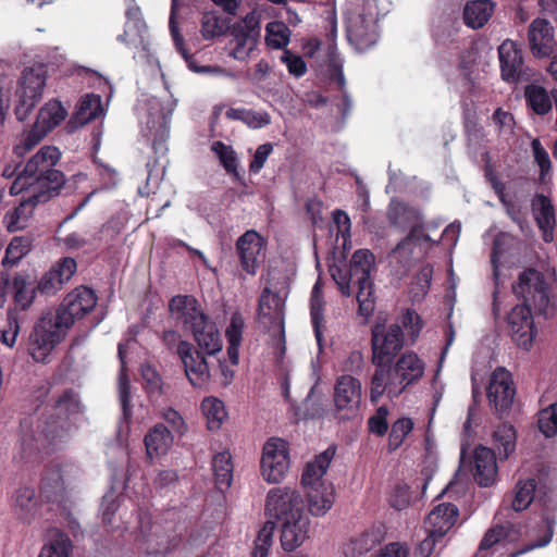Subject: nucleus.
I'll return each mask as SVG.
<instances>
[{"label": "nucleus", "instance_id": "nucleus-35", "mask_svg": "<svg viewBox=\"0 0 557 557\" xmlns=\"http://www.w3.org/2000/svg\"><path fill=\"white\" fill-rule=\"evenodd\" d=\"M494 3L491 0H472L463 9L465 24L473 29L481 28L491 18Z\"/></svg>", "mask_w": 557, "mask_h": 557}, {"label": "nucleus", "instance_id": "nucleus-64", "mask_svg": "<svg viewBox=\"0 0 557 557\" xmlns=\"http://www.w3.org/2000/svg\"><path fill=\"white\" fill-rule=\"evenodd\" d=\"M444 546V537H440L437 534L428 532L426 537L419 543L417 553L421 557H431L433 554H436L437 550H441Z\"/></svg>", "mask_w": 557, "mask_h": 557}, {"label": "nucleus", "instance_id": "nucleus-29", "mask_svg": "<svg viewBox=\"0 0 557 557\" xmlns=\"http://www.w3.org/2000/svg\"><path fill=\"white\" fill-rule=\"evenodd\" d=\"M497 475V463L495 453L484 446L474 450V472L475 481L484 487L491 486Z\"/></svg>", "mask_w": 557, "mask_h": 557}, {"label": "nucleus", "instance_id": "nucleus-51", "mask_svg": "<svg viewBox=\"0 0 557 557\" xmlns=\"http://www.w3.org/2000/svg\"><path fill=\"white\" fill-rule=\"evenodd\" d=\"M14 302L22 310L27 309L35 298V286L23 275H16L12 282Z\"/></svg>", "mask_w": 557, "mask_h": 557}, {"label": "nucleus", "instance_id": "nucleus-59", "mask_svg": "<svg viewBox=\"0 0 557 557\" xmlns=\"http://www.w3.org/2000/svg\"><path fill=\"white\" fill-rule=\"evenodd\" d=\"M275 525L272 521H267L258 532L251 557H268L272 546V539Z\"/></svg>", "mask_w": 557, "mask_h": 557}, {"label": "nucleus", "instance_id": "nucleus-56", "mask_svg": "<svg viewBox=\"0 0 557 557\" xmlns=\"http://www.w3.org/2000/svg\"><path fill=\"white\" fill-rule=\"evenodd\" d=\"M227 28L225 20L214 13L207 12L201 17V35L207 40L223 35Z\"/></svg>", "mask_w": 557, "mask_h": 557}, {"label": "nucleus", "instance_id": "nucleus-37", "mask_svg": "<svg viewBox=\"0 0 557 557\" xmlns=\"http://www.w3.org/2000/svg\"><path fill=\"white\" fill-rule=\"evenodd\" d=\"M38 557H73V543L60 529H51L49 541L41 547Z\"/></svg>", "mask_w": 557, "mask_h": 557}, {"label": "nucleus", "instance_id": "nucleus-9", "mask_svg": "<svg viewBox=\"0 0 557 557\" xmlns=\"http://www.w3.org/2000/svg\"><path fill=\"white\" fill-rule=\"evenodd\" d=\"M374 262V255L369 249H358L352 253L349 265L333 264L330 267V273L341 293L348 297L352 293V282L371 280Z\"/></svg>", "mask_w": 557, "mask_h": 557}, {"label": "nucleus", "instance_id": "nucleus-13", "mask_svg": "<svg viewBox=\"0 0 557 557\" xmlns=\"http://www.w3.org/2000/svg\"><path fill=\"white\" fill-rule=\"evenodd\" d=\"M379 12H356L347 20V39L359 52L373 47L379 39Z\"/></svg>", "mask_w": 557, "mask_h": 557}, {"label": "nucleus", "instance_id": "nucleus-38", "mask_svg": "<svg viewBox=\"0 0 557 557\" xmlns=\"http://www.w3.org/2000/svg\"><path fill=\"white\" fill-rule=\"evenodd\" d=\"M383 537L384 534L381 528H371L366 530L349 541L346 545L345 554L351 557L363 555L379 545Z\"/></svg>", "mask_w": 557, "mask_h": 557}, {"label": "nucleus", "instance_id": "nucleus-62", "mask_svg": "<svg viewBox=\"0 0 557 557\" xmlns=\"http://www.w3.org/2000/svg\"><path fill=\"white\" fill-rule=\"evenodd\" d=\"M20 333V321L17 312L9 310L7 313V325L0 331V341L3 345L12 348Z\"/></svg>", "mask_w": 557, "mask_h": 557}, {"label": "nucleus", "instance_id": "nucleus-27", "mask_svg": "<svg viewBox=\"0 0 557 557\" xmlns=\"http://www.w3.org/2000/svg\"><path fill=\"white\" fill-rule=\"evenodd\" d=\"M458 508L450 503L437 505L425 519L426 532L445 537L447 532L454 527L458 517Z\"/></svg>", "mask_w": 557, "mask_h": 557}, {"label": "nucleus", "instance_id": "nucleus-55", "mask_svg": "<svg viewBox=\"0 0 557 557\" xmlns=\"http://www.w3.org/2000/svg\"><path fill=\"white\" fill-rule=\"evenodd\" d=\"M536 483L534 479L519 481L516 486V493L512 500L515 511L527 509L533 500Z\"/></svg>", "mask_w": 557, "mask_h": 557}, {"label": "nucleus", "instance_id": "nucleus-47", "mask_svg": "<svg viewBox=\"0 0 557 557\" xmlns=\"http://www.w3.org/2000/svg\"><path fill=\"white\" fill-rule=\"evenodd\" d=\"M33 239L29 236H15L11 239L2 259L3 267L16 265L32 249Z\"/></svg>", "mask_w": 557, "mask_h": 557}, {"label": "nucleus", "instance_id": "nucleus-39", "mask_svg": "<svg viewBox=\"0 0 557 557\" xmlns=\"http://www.w3.org/2000/svg\"><path fill=\"white\" fill-rule=\"evenodd\" d=\"M245 320L238 311L231 315L230 324L225 330V337L228 343L227 355L232 364L238 363L239 347L243 338Z\"/></svg>", "mask_w": 557, "mask_h": 557}, {"label": "nucleus", "instance_id": "nucleus-60", "mask_svg": "<svg viewBox=\"0 0 557 557\" xmlns=\"http://www.w3.org/2000/svg\"><path fill=\"white\" fill-rule=\"evenodd\" d=\"M289 42V29L280 22H272L267 25V44L275 49H282Z\"/></svg>", "mask_w": 557, "mask_h": 557}, {"label": "nucleus", "instance_id": "nucleus-18", "mask_svg": "<svg viewBox=\"0 0 557 557\" xmlns=\"http://www.w3.org/2000/svg\"><path fill=\"white\" fill-rule=\"evenodd\" d=\"M387 219L393 226L401 232L409 230V234L422 236V240L424 242L431 239L429 235L422 233L424 224L423 215L420 210L414 207L393 199L387 209Z\"/></svg>", "mask_w": 557, "mask_h": 557}, {"label": "nucleus", "instance_id": "nucleus-4", "mask_svg": "<svg viewBox=\"0 0 557 557\" xmlns=\"http://www.w3.org/2000/svg\"><path fill=\"white\" fill-rule=\"evenodd\" d=\"M513 292L523 298V304L512 308L508 315V325L512 339L525 350L532 346L535 335L531 308L545 317L552 313L548 286L544 275L534 270L527 269L519 275Z\"/></svg>", "mask_w": 557, "mask_h": 557}, {"label": "nucleus", "instance_id": "nucleus-24", "mask_svg": "<svg viewBox=\"0 0 557 557\" xmlns=\"http://www.w3.org/2000/svg\"><path fill=\"white\" fill-rule=\"evenodd\" d=\"M146 33L147 25L143 18L140 9L136 5L128 8L126 10L124 32L116 37V40L127 47L141 46L143 50H147L145 42Z\"/></svg>", "mask_w": 557, "mask_h": 557}, {"label": "nucleus", "instance_id": "nucleus-30", "mask_svg": "<svg viewBox=\"0 0 557 557\" xmlns=\"http://www.w3.org/2000/svg\"><path fill=\"white\" fill-rule=\"evenodd\" d=\"M532 211L539 228L542 231L543 240L550 243L554 239L556 224L555 210L550 199L544 195H536L532 201Z\"/></svg>", "mask_w": 557, "mask_h": 557}, {"label": "nucleus", "instance_id": "nucleus-19", "mask_svg": "<svg viewBox=\"0 0 557 557\" xmlns=\"http://www.w3.org/2000/svg\"><path fill=\"white\" fill-rule=\"evenodd\" d=\"M177 355L184 364L186 376L194 387H203L210 380L208 362L198 349L190 343L182 342Z\"/></svg>", "mask_w": 557, "mask_h": 557}, {"label": "nucleus", "instance_id": "nucleus-58", "mask_svg": "<svg viewBox=\"0 0 557 557\" xmlns=\"http://www.w3.org/2000/svg\"><path fill=\"white\" fill-rule=\"evenodd\" d=\"M413 421L410 418H399L396 420L391 428L388 436V447L391 450H395L404 443L406 436L412 431Z\"/></svg>", "mask_w": 557, "mask_h": 557}, {"label": "nucleus", "instance_id": "nucleus-49", "mask_svg": "<svg viewBox=\"0 0 557 557\" xmlns=\"http://www.w3.org/2000/svg\"><path fill=\"white\" fill-rule=\"evenodd\" d=\"M323 307L324 301L322 297V290L317 282L312 288L310 297V315L314 331V335L319 346L322 342V327H323Z\"/></svg>", "mask_w": 557, "mask_h": 557}, {"label": "nucleus", "instance_id": "nucleus-8", "mask_svg": "<svg viewBox=\"0 0 557 557\" xmlns=\"http://www.w3.org/2000/svg\"><path fill=\"white\" fill-rule=\"evenodd\" d=\"M405 345L404 331L400 324H376L371 331V361L375 369L393 362Z\"/></svg>", "mask_w": 557, "mask_h": 557}, {"label": "nucleus", "instance_id": "nucleus-46", "mask_svg": "<svg viewBox=\"0 0 557 557\" xmlns=\"http://www.w3.org/2000/svg\"><path fill=\"white\" fill-rule=\"evenodd\" d=\"M524 97L527 104L539 115H544L552 109V95L549 96L542 86L528 85Z\"/></svg>", "mask_w": 557, "mask_h": 557}, {"label": "nucleus", "instance_id": "nucleus-20", "mask_svg": "<svg viewBox=\"0 0 557 557\" xmlns=\"http://www.w3.org/2000/svg\"><path fill=\"white\" fill-rule=\"evenodd\" d=\"M169 311L175 323L189 331L208 315L200 302L191 295H176L169 301Z\"/></svg>", "mask_w": 557, "mask_h": 557}, {"label": "nucleus", "instance_id": "nucleus-52", "mask_svg": "<svg viewBox=\"0 0 557 557\" xmlns=\"http://www.w3.org/2000/svg\"><path fill=\"white\" fill-rule=\"evenodd\" d=\"M211 150L216 156L225 171L239 178V173L237 172L238 158L234 149L231 146L225 145L223 141L218 140L212 144Z\"/></svg>", "mask_w": 557, "mask_h": 557}, {"label": "nucleus", "instance_id": "nucleus-3", "mask_svg": "<svg viewBox=\"0 0 557 557\" xmlns=\"http://www.w3.org/2000/svg\"><path fill=\"white\" fill-rule=\"evenodd\" d=\"M176 106V101L168 98L161 100L154 96L143 95L136 104V115L138 119L139 133L159 157L148 161L147 183L145 187H139L138 193L141 196H148L163 180L165 173V163L160 162V158L165 157L168 148L165 143L170 135L171 116Z\"/></svg>", "mask_w": 557, "mask_h": 557}, {"label": "nucleus", "instance_id": "nucleus-25", "mask_svg": "<svg viewBox=\"0 0 557 557\" xmlns=\"http://www.w3.org/2000/svg\"><path fill=\"white\" fill-rule=\"evenodd\" d=\"M188 332L191 333L199 349L209 356H213L222 349V337L219 329L209 315L202 319V322L196 324Z\"/></svg>", "mask_w": 557, "mask_h": 557}, {"label": "nucleus", "instance_id": "nucleus-53", "mask_svg": "<svg viewBox=\"0 0 557 557\" xmlns=\"http://www.w3.org/2000/svg\"><path fill=\"white\" fill-rule=\"evenodd\" d=\"M351 285L357 286L358 312L360 315L369 317L374 310V298L372 294L371 280L355 281Z\"/></svg>", "mask_w": 557, "mask_h": 557}, {"label": "nucleus", "instance_id": "nucleus-45", "mask_svg": "<svg viewBox=\"0 0 557 557\" xmlns=\"http://www.w3.org/2000/svg\"><path fill=\"white\" fill-rule=\"evenodd\" d=\"M125 348L124 344L120 343L117 347V355L121 362V371L119 375V398L122 408V417L125 422H128L132 410L129 406V381L125 373Z\"/></svg>", "mask_w": 557, "mask_h": 557}, {"label": "nucleus", "instance_id": "nucleus-21", "mask_svg": "<svg viewBox=\"0 0 557 557\" xmlns=\"http://www.w3.org/2000/svg\"><path fill=\"white\" fill-rule=\"evenodd\" d=\"M178 7L177 0H172L171 13L169 18V28L176 50L181 53L186 62L187 67L197 74H209L215 76H232V73L219 65H198L194 55L189 54L184 47V38L178 32L176 23V11Z\"/></svg>", "mask_w": 557, "mask_h": 557}, {"label": "nucleus", "instance_id": "nucleus-10", "mask_svg": "<svg viewBox=\"0 0 557 557\" xmlns=\"http://www.w3.org/2000/svg\"><path fill=\"white\" fill-rule=\"evenodd\" d=\"M265 512L280 522L308 517L300 493L290 487L270 490L267 495Z\"/></svg>", "mask_w": 557, "mask_h": 557}, {"label": "nucleus", "instance_id": "nucleus-15", "mask_svg": "<svg viewBox=\"0 0 557 557\" xmlns=\"http://www.w3.org/2000/svg\"><path fill=\"white\" fill-rule=\"evenodd\" d=\"M309 46L310 54H313L315 51L321 49V47H323L325 54L329 58L330 65L334 70L332 79L337 84L338 90L341 92V98L335 101V106L338 112L341 113L342 117L346 119L352 109V100L346 90V81L343 72V64L337 53L336 41L321 42L319 39H312L309 42Z\"/></svg>", "mask_w": 557, "mask_h": 557}, {"label": "nucleus", "instance_id": "nucleus-44", "mask_svg": "<svg viewBox=\"0 0 557 557\" xmlns=\"http://www.w3.org/2000/svg\"><path fill=\"white\" fill-rule=\"evenodd\" d=\"M215 486L220 491L227 490L233 480V463L228 451L218 453L212 459Z\"/></svg>", "mask_w": 557, "mask_h": 557}, {"label": "nucleus", "instance_id": "nucleus-48", "mask_svg": "<svg viewBox=\"0 0 557 557\" xmlns=\"http://www.w3.org/2000/svg\"><path fill=\"white\" fill-rule=\"evenodd\" d=\"M494 445L502 459H507L516 447V431L510 424L499 425L493 434Z\"/></svg>", "mask_w": 557, "mask_h": 557}, {"label": "nucleus", "instance_id": "nucleus-12", "mask_svg": "<svg viewBox=\"0 0 557 557\" xmlns=\"http://www.w3.org/2000/svg\"><path fill=\"white\" fill-rule=\"evenodd\" d=\"M261 475L268 483H280L288 468L287 443L281 438H270L263 446L260 461Z\"/></svg>", "mask_w": 557, "mask_h": 557}, {"label": "nucleus", "instance_id": "nucleus-26", "mask_svg": "<svg viewBox=\"0 0 557 557\" xmlns=\"http://www.w3.org/2000/svg\"><path fill=\"white\" fill-rule=\"evenodd\" d=\"M335 453V446L334 448L329 447L323 453L315 456L313 461L307 463L301 475V484L304 487L311 490L321 488V485H327L322 478L326 473Z\"/></svg>", "mask_w": 557, "mask_h": 557}, {"label": "nucleus", "instance_id": "nucleus-42", "mask_svg": "<svg viewBox=\"0 0 557 557\" xmlns=\"http://www.w3.org/2000/svg\"><path fill=\"white\" fill-rule=\"evenodd\" d=\"M172 442L171 431L163 424L154 425L145 436V446L149 456L165 454Z\"/></svg>", "mask_w": 557, "mask_h": 557}, {"label": "nucleus", "instance_id": "nucleus-5", "mask_svg": "<svg viewBox=\"0 0 557 557\" xmlns=\"http://www.w3.org/2000/svg\"><path fill=\"white\" fill-rule=\"evenodd\" d=\"M61 158L60 150L54 146H44L34 154L17 173L10 186L11 195H18L28 189V199L49 201L60 194L64 186V174L55 169Z\"/></svg>", "mask_w": 557, "mask_h": 557}, {"label": "nucleus", "instance_id": "nucleus-50", "mask_svg": "<svg viewBox=\"0 0 557 557\" xmlns=\"http://www.w3.org/2000/svg\"><path fill=\"white\" fill-rule=\"evenodd\" d=\"M201 410L207 418L209 430H219L222 421L226 418L223 401L214 397H207L201 403Z\"/></svg>", "mask_w": 557, "mask_h": 557}, {"label": "nucleus", "instance_id": "nucleus-7", "mask_svg": "<svg viewBox=\"0 0 557 557\" xmlns=\"http://www.w3.org/2000/svg\"><path fill=\"white\" fill-rule=\"evenodd\" d=\"M232 46L228 55L234 60L246 62L257 49L261 37L260 13L248 12L243 18L230 26Z\"/></svg>", "mask_w": 557, "mask_h": 557}, {"label": "nucleus", "instance_id": "nucleus-32", "mask_svg": "<svg viewBox=\"0 0 557 557\" xmlns=\"http://www.w3.org/2000/svg\"><path fill=\"white\" fill-rule=\"evenodd\" d=\"M309 518L282 521L281 545L284 550L293 552L308 537Z\"/></svg>", "mask_w": 557, "mask_h": 557}, {"label": "nucleus", "instance_id": "nucleus-31", "mask_svg": "<svg viewBox=\"0 0 557 557\" xmlns=\"http://www.w3.org/2000/svg\"><path fill=\"white\" fill-rule=\"evenodd\" d=\"M556 521L552 517H544L536 527L528 531V543L511 554V557H518L535 548H542L548 545L554 534Z\"/></svg>", "mask_w": 557, "mask_h": 557}, {"label": "nucleus", "instance_id": "nucleus-2", "mask_svg": "<svg viewBox=\"0 0 557 557\" xmlns=\"http://www.w3.org/2000/svg\"><path fill=\"white\" fill-rule=\"evenodd\" d=\"M96 305L95 292L79 286L63 298L55 312L44 313L29 335L28 351L33 359L45 362L75 321L90 312Z\"/></svg>", "mask_w": 557, "mask_h": 557}, {"label": "nucleus", "instance_id": "nucleus-57", "mask_svg": "<svg viewBox=\"0 0 557 557\" xmlns=\"http://www.w3.org/2000/svg\"><path fill=\"white\" fill-rule=\"evenodd\" d=\"M227 115L234 119L242 120L251 128H261L270 124L271 119L267 112L252 111V110H234L227 111Z\"/></svg>", "mask_w": 557, "mask_h": 557}, {"label": "nucleus", "instance_id": "nucleus-6", "mask_svg": "<svg viewBox=\"0 0 557 557\" xmlns=\"http://www.w3.org/2000/svg\"><path fill=\"white\" fill-rule=\"evenodd\" d=\"M424 373V362L412 351L403 354L394 363L374 369L371 377L370 397L376 401L385 393L389 398L398 397L407 386Z\"/></svg>", "mask_w": 557, "mask_h": 557}, {"label": "nucleus", "instance_id": "nucleus-43", "mask_svg": "<svg viewBox=\"0 0 557 557\" xmlns=\"http://www.w3.org/2000/svg\"><path fill=\"white\" fill-rule=\"evenodd\" d=\"M422 236H414V234H408L399 244L393 249L389 255V262L395 264L396 271L399 273V270L406 271L412 260L413 249L416 247L417 242L421 240Z\"/></svg>", "mask_w": 557, "mask_h": 557}, {"label": "nucleus", "instance_id": "nucleus-17", "mask_svg": "<svg viewBox=\"0 0 557 557\" xmlns=\"http://www.w3.org/2000/svg\"><path fill=\"white\" fill-rule=\"evenodd\" d=\"M515 394L511 373L505 368L495 369L487 386L490 405L502 414L511 407Z\"/></svg>", "mask_w": 557, "mask_h": 557}, {"label": "nucleus", "instance_id": "nucleus-40", "mask_svg": "<svg viewBox=\"0 0 557 557\" xmlns=\"http://www.w3.org/2000/svg\"><path fill=\"white\" fill-rule=\"evenodd\" d=\"M308 510L313 516H324L333 506L334 490L332 485L307 491Z\"/></svg>", "mask_w": 557, "mask_h": 557}, {"label": "nucleus", "instance_id": "nucleus-1", "mask_svg": "<svg viewBox=\"0 0 557 557\" xmlns=\"http://www.w3.org/2000/svg\"><path fill=\"white\" fill-rule=\"evenodd\" d=\"M54 413L42 420L36 412L20 422V437L14 461L37 465L50 448L64 443L71 435V417L81 411L78 395L73 389L64 391L54 403Z\"/></svg>", "mask_w": 557, "mask_h": 557}, {"label": "nucleus", "instance_id": "nucleus-61", "mask_svg": "<svg viewBox=\"0 0 557 557\" xmlns=\"http://www.w3.org/2000/svg\"><path fill=\"white\" fill-rule=\"evenodd\" d=\"M537 425L546 437L557 434V401L539 412Z\"/></svg>", "mask_w": 557, "mask_h": 557}, {"label": "nucleus", "instance_id": "nucleus-14", "mask_svg": "<svg viewBox=\"0 0 557 557\" xmlns=\"http://www.w3.org/2000/svg\"><path fill=\"white\" fill-rule=\"evenodd\" d=\"M361 383L351 375H341L334 386L335 418L339 421L357 416L361 403Z\"/></svg>", "mask_w": 557, "mask_h": 557}, {"label": "nucleus", "instance_id": "nucleus-22", "mask_svg": "<svg viewBox=\"0 0 557 557\" xmlns=\"http://www.w3.org/2000/svg\"><path fill=\"white\" fill-rule=\"evenodd\" d=\"M528 39L530 50L536 58H545L553 55L555 51L556 40L554 36V27L544 18H535L529 26Z\"/></svg>", "mask_w": 557, "mask_h": 557}, {"label": "nucleus", "instance_id": "nucleus-23", "mask_svg": "<svg viewBox=\"0 0 557 557\" xmlns=\"http://www.w3.org/2000/svg\"><path fill=\"white\" fill-rule=\"evenodd\" d=\"M500 75L505 82L516 83L522 78L524 62L522 51L512 40H505L498 47Z\"/></svg>", "mask_w": 557, "mask_h": 557}, {"label": "nucleus", "instance_id": "nucleus-54", "mask_svg": "<svg viewBox=\"0 0 557 557\" xmlns=\"http://www.w3.org/2000/svg\"><path fill=\"white\" fill-rule=\"evenodd\" d=\"M47 135L45 131L38 127L36 124L33 127L18 137L16 144L13 147V151L17 157H23L35 146H37Z\"/></svg>", "mask_w": 557, "mask_h": 557}, {"label": "nucleus", "instance_id": "nucleus-11", "mask_svg": "<svg viewBox=\"0 0 557 557\" xmlns=\"http://www.w3.org/2000/svg\"><path fill=\"white\" fill-rule=\"evenodd\" d=\"M46 85V76L41 70L25 69L20 78L16 95L18 97L15 115L18 121L28 117L35 106L41 99Z\"/></svg>", "mask_w": 557, "mask_h": 557}, {"label": "nucleus", "instance_id": "nucleus-33", "mask_svg": "<svg viewBox=\"0 0 557 557\" xmlns=\"http://www.w3.org/2000/svg\"><path fill=\"white\" fill-rule=\"evenodd\" d=\"M20 194H23L22 202L20 206L8 212L4 216L7 228L9 232H16L26 226L29 216L33 214L34 208L38 203H45L46 201H37L35 199H28L30 193L28 189H23Z\"/></svg>", "mask_w": 557, "mask_h": 557}, {"label": "nucleus", "instance_id": "nucleus-34", "mask_svg": "<svg viewBox=\"0 0 557 557\" xmlns=\"http://www.w3.org/2000/svg\"><path fill=\"white\" fill-rule=\"evenodd\" d=\"M104 115L102 100L99 95L87 94L78 102L71 123L83 126L90 121Z\"/></svg>", "mask_w": 557, "mask_h": 557}, {"label": "nucleus", "instance_id": "nucleus-41", "mask_svg": "<svg viewBox=\"0 0 557 557\" xmlns=\"http://www.w3.org/2000/svg\"><path fill=\"white\" fill-rule=\"evenodd\" d=\"M67 112L60 101L50 100L40 108L35 124L47 134L66 117Z\"/></svg>", "mask_w": 557, "mask_h": 557}, {"label": "nucleus", "instance_id": "nucleus-63", "mask_svg": "<svg viewBox=\"0 0 557 557\" xmlns=\"http://www.w3.org/2000/svg\"><path fill=\"white\" fill-rule=\"evenodd\" d=\"M281 62L286 65L288 73L296 78L302 77L307 73L305 60L289 50L283 51Z\"/></svg>", "mask_w": 557, "mask_h": 557}, {"label": "nucleus", "instance_id": "nucleus-36", "mask_svg": "<svg viewBox=\"0 0 557 557\" xmlns=\"http://www.w3.org/2000/svg\"><path fill=\"white\" fill-rule=\"evenodd\" d=\"M39 502L30 486H20L14 493V509L18 517L30 522L37 515Z\"/></svg>", "mask_w": 557, "mask_h": 557}, {"label": "nucleus", "instance_id": "nucleus-16", "mask_svg": "<svg viewBox=\"0 0 557 557\" xmlns=\"http://www.w3.org/2000/svg\"><path fill=\"white\" fill-rule=\"evenodd\" d=\"M267 243L256 231L245 232L236 243L242 269L255 275L264 259Z\"/></svg>", "mask_w": 557, "mask_h": 557}, {"label": "nucleus", "instance_id": "nucleus-28", "mask_svg": "<svg viewBox=\"0 0 557 557\" xmlns=\"http://www.w3.org/2000/svg\"><path fill=\"white\" fill-rule=\"evenodd\" d=\"M40 497L47 503L63 505L64 481L60 465H52L45 471L40 484Z\"/></svg>", "mask_w": 557, "mask_h": 557}]
</instances>
